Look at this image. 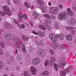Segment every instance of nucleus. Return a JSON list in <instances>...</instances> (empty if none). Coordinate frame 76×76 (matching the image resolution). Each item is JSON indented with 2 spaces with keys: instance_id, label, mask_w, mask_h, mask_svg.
<instances>
[{
  "instance_id": "obj_1",
  "label": "nucleus",
  "mask_w": 76,
  "mask_h": 76,
  "mask_svg": "<svg viewBox=\"0 0 76 76\" xmlns=\"http://www.w3.org/2000/svg\"><path fill=\"white\" fill-rule=\"evenodd\" d=\"M46 22H45L44 23V25L46 26V28H45L44 26L42 25L39 26V28L43 30H46L47 29H48V30H51V27L47 25V24L49 23L51 24L52 23V20L51 19H46Z\"/></svg>"
},
{
  "instance_id": "obj_2",
  "label": "nucleus",
  "mask_w": 76,
  "mask_h": 76,
  "mask_svg": "<svg viewBox=\"0 0 76 76\" xmlns=\"http://www.w3.org/2000/svg\"><path fill=\"white\" fill-rule=\"evenodd\" d=\"M58 18L60 20H65L67 19V15L66 12H62L58 15Z\"/></svg>"
},
{
  "instance_id": "obj_3",
  "label": "nucleus",
  "mask_w": 76,
  "mask_h": 76,
  "mask_svg": "<svg viewBox=\"0 0 76 76\" xmlns=\"http://www.w3.org/2000/svg\"><path fill=\"white\" fill-rule=\"evenodd\" d=\"M3 10L4 11V12L6 15H7L9 16H10L12 15L11 11L7 6L5 5V6H3Z\"/></svg>"
},
{
  "instance_id": "obj_4",
  "label": "nucleus",
  "mask_w": 76,
  "mask_h": 76,
  "mask_svg": "<svg viewBox=\"0 0 76 76\" xmlns=\"http://www.w3.org/2000/svg\"><path fill=\"white\" fill-rule=\"evenodd\" d=\"M49 12L52 14H57L59 10L56 7H50L49 9Z\"/></svg>"
},
{
  "instance_id": "obj_5",
  "label": "nucleus",
  "mask_w": 76,
  "mask_h": 76,
  "mask_svg": "<svg viewBox=\"0 0 76 76\" xmlns=\"http://www.w3.org/2000/svg\"><path fill=\"white\" fill-rule=\"evenodd\" d=\"M67 64V62L66 60H61L59 63V68H60V69H63Z\"/></svg>"
},
{
  "instance_id": "obj_6",
  "label": "nucleus",
  "mask_w": 76,
  "mask_h": 76,
  "mask_svg": "<svg viewBox=\"0 0 76 76\" xmlns=\"http://www.w3.org/2000/svg\"><path fill=\"white\" fill-rule=\"evenodd\" d=\"M18 16L20 18L19 19H18L19 21H21L22 19L23 18H24L25 20H27L28 19V16L26 14H22L20 12H19L18 13Z\"/></svg>"
},
{
  "instance_id": "obj_7",
  "label": "nucleus",
  "mask_w": 76,
  "mask_h": 76,
  "mask_svg": "<svg viewBox=\"0 0 76 76\" xmlns=\"http://www.w3.org/2000/svg\"><path fill=\"white\" fill-rule=\"evenodd\" d=\"M67 23L69 25L75 26L76 24V20L75 19H69L67 21Z\"/></svg>"
},
{
  "instance_id": "obj_8",
  "label": "nucleus",
  "mask_w": 76,
  "mask_h": 76,
  "mask_svg": "<svg viewBox=\"0 0 76 76\" xmlns=\"http://www.w3.org/2000/svg\"><path fill=\"white\" fill-rule=\"evenodd\" d=\"M64 71L61 70L60 71V74L61 76H66V73L68 74L70 72V70L68 68L65 69L64 70Z\"/></svg>"
},
{
  "instance_id": "obj_9",
  "label": "nucleus",
  "mask_w": 76,
  "mask_h": 76,
  "mask_svg": "<svg viewBox=\"0 0 76 76\" xmlns=\"http://www.w3.org/2000/svg\"><path fill=\"white\" fill-rule=\"evenodd\" d=\"M49 38L51 41L54 42H56L57 41V37L54 36L53 34H50L49 36Z\"/></svg>"
},
{
  "instance_id": "obj_10",
  "label": "nucleus",
  "mask_w": 76,
  "mask_h": 76,
  "mask_svg": "<svg viewBox=\"0 0 76 76\" xmlns=\"http://www.w3.org/2000/svg\"><path fill=\"white\" fill-rule=\"evenodd\" d=\"M40 59L38 58H33L32 60L33 64L34 65H38L40 63Z\"/></svg>"
},
{
  "instance_id": "obj_11",
  "label": "nucleus",
  "mask_w": 76,
  "mask_h": 76,
  "mask_svg": "<svg viewBox=\"0 0 76 76\" xmlns=\"http://www.w3.org/2000/svg\"><path fill=\"white\" fill-rule=\"evenodd\" d=\"M32 32L35 35H38L39 34V36L42 37H44L45 36V34L44 33V32L40 31H38V33L34 31H33Z\"/></svg>"
},
{
  "instance_id": "obj_12",
  "label": "nucleus",
  "mask_w": 76,
  "mask_h": 76,
  "mask_svg": "<svg viewBox=\"0 0 76 76\" xmlns=\"http://www.w3.org/2000/svg\"><path fill=\"white\" fill-rule=\"evenodd\" d=\"M38 54L41 57H44L45 55V52L43 50L40 49L38 51Z\"/></svg>"
},
{
  "instance_id": "obj_13",
  "label": "nucleus",
  "mask_w": 76,
  "mask_h": 76,
  "mask_svg": "<svg viewBox=\"0 0 76 76\" xmlns=\"http://www.w3.org/2000/svg\"><path fill=\"white\" fill-rule=\"evenodd\" d=\"M30 71L31 75H35L37 73V69L33 66H31L30 67Z\"/></svg>"
},
{
  "instance_id": "obj_14",
  "label": "nucleus",
  "mask_w": 76,
  "mask_h": 76,
  "mask_svg": "<svg viewBox=\"0 0 76 76\" xmlns=\"http://www.w3.org/2000/svg\"><path fill=\"white\" fill-rule=\"evenodd\" d=\"M59 23L58 22H55L54 23V28L56 30L60 29V27L59 26Z\"/></svg>"
},
{
  "instance_id": "obj_15",
  "label": "nucleus",
  "mask_w": 76,
  "mask_h": 76,
  "mask_svg": "<svg viewBox=\"0 0 76 76\" xmlns=\"http://www.w3.org/2000/svg\"><path fill=\"white\" fill-rule=\"evenodd\" d=\"M67 13L69 16H73L74 15V12L72 11L70 8H68L67 9Z\"/></svg>"
},
{
  "instance_id": "obj_16",
  "label": "nucleus",
  "mask_w": 76,
  "mask_h": 76,
  "mask_svg": "<svg viewBox=\"0 0 76 76\" xmlns=\"http://www.w3.org/2000/svg\"><path fill=\"white\" fill-rule=\"evenodd\" d=\"M52 46L54 49H58L59 47V45L57 43H52Z\"/></svg>"
},
{
  "instance_id": "obj_17",
  "label": "nucleus",
  "mask_w": 76,
  "mask_h": 76,
  "mask_svg": "<svg viewBox=\"0 0 76 76\" xmlns=\"http://www.w3.org/2000/svg\"><path fill=\"white\" fill-rule=\"evenodd\" d=\"M66 38L68 41H72L73 37L72 35L70 34H67L66 35Z\"/></svg>"
},
{
  "instance_id": "obj_18",
  "label": "nucleus",
  "mask_w": 76,
  "mask_h": 76,
  "mask_svg": "<svg viewBox=\"0 0 76 76\" xmlns=\"http://www.w3.org/2000/svg\"><path fill=\"white\" fill-rule=\"evenodd\" d=\"M39 9H40L42 11V13H46V8L44 7V6H40L39 7Z\"/></svg>"
},
{
  "instance_id": "obj_19",
  "label": "nucleus",
  "mask_w": 76,
  "mask_h": 76,
  "mask_svg": "<svg viewBox=\"0 0 76 76\" xmlns=\"http://www.w3.org/2000/svg\"><path fill=\"white\" fill-rule=\"evenodd\" d=\"M24 6L28 8H30L31 7V4L28 2L25 1L23 4Z\"/></svg>"
},
{
  "instance_id": "obj_20",
  "label": "nucleus",
  "mask_w": 76,
  "mask_h": 76,
  "mask_svg": "<svg viewBox=\"0 0 76 76\" xmlns=\"http://www.w3.org/2000/svg\"><path fill=\"white\" fill-rule=\"evenodd\" d=\"M32 15L35 18H39L40 16V14L36 12H34L33 13Z\"/></svg>"
},
{
  "instance_id": "obj_21",
  "label": "nucleus",
  "mask_w": 76,
  "mask_h": 76,
  "mask_svg": "<svg viewBox=\"0 0 76 76\" xmlns=\"http://www.w3.org/2000/svg\"><path fill=\"white\" fill-rule=\"evenodd\" d=\"M57 37H58V38L61 40H63L64 38V35L63 34H60L57 35Z\"/></svg>"
},
{
  "instance_id": "obj_22",
  "label": "nucleus",
  "mask_w": 76,
  "mask_h": 76,
  "mask_svg": "<svg viewBox=\"0 0 76 76\" xmlns=\"http://www.w3.org/2000/svg\"><path fill=\"white\" fill-rule=\"evenodd\" d=\"M42 74L43 76H48L50 75V72L48 71H44L43 72Z\"/></svg>"
},
{
  "instance_id": "obj_23",
  "label": "nucleus",
  "mask_w": 76,
  "mask_h": 76,
  "mask_svg": "<svg viewBox=\"0 0 76 76\" xmlns=\"http://www.w3.org/2000/svg\"><path fill=\"white\" fill-rule=\"evenodd\" d=\"M36 45L37 47H39V46H44L45 44L42 41L39 43L37 42L36 43Z\"/></svg>"
},
{
  "instance_id": "obj_24",
  "label": "nucleus",
  "mask_w": 76,
  "mask_h": 76,
  "mask_svg": "<svg viewBox=\"0 0 76 76\" xmlns=\"http://www.w3.org/2000/svg\"><path fill=\"white\" fill-rule=\"evenodd\" d=\"M5 38L6 39L8 40L11 39V36L9 34H7L5 35Z\"/></svg>"
},
{
  "instance_id": "obj_25",
  "label": "nucleus",
  "mask_w": 76,
  "mask_h": 76,
  "mask_svg": "<svg viewBox=\"0 0 76 76\" xmlns=\"http://www.w3.org/2000/svg\"><path fill=\"white\" fill-rule=\"evenodd\" d=\"M5 26L6 28H12V26L7 23H5Z\"/></svg>"
},
{
  "instance_id": "obj_26",
  "label": "nucleus",
  "mask_w": 76,
  "mask_h": 76,
  "mask_svg": "<svg viewBox=\"0 0 76 76\" xmlns=\"http://www.w3.org/2000/svg\"><path fill=\"white\" fill-rule=\"evenodd\" d=\"M75 28L73 27L68 26L66 28V29L67 31H70V30H74Z\"/></svg>"
},
{
  "instance_id": "obj_27",
  "label": "nucleus",
  "mask_w": 76,
  "mask_h": 76,
  "mask_svg": "<svg viewBox=\"0 0 76 76\" xmlns=\"http://www.w3.org/2000/svg\"><path fill=\"white\" fill-rule=\"evenodd\" d=\"M37 3L39 5L44 4V2L42 0H37Z\"/></svg>"
},
{
  "instance_id": "obj_28",
  "label": "nucleus",
  "mask_w": 76,
  "mask_h": 76,
  "mask_svg": "<svg viewBox=\"0 0 76 76\" xmlns=\"http://www.w3.org/2000/svg\"><path fill=\"white\" fill-rule=\"evenodd\" d=\"M23 75L24 76H30V74L29 73V71H26L24 72Z\"/></svg>"
},
{
  "instance_id": "obj_29",
  "label": "nucleus",
  "mask_w": 76,
  "mask_h": 76,
  "mask_svg": "<svg viewBox=\"0 0 76 76\" xmlns=\"http://www.w3.org/2000/svg\"><path fill=\"white\" fill-rule=\"evenodd\" d=\"M21 48L22 50L23 53H25V52L26 51V48H25V46L24 45H21Z\"/></svg>"
},
{
  "instance_id": "obj_30",
  "label": "nucleus",
  "mask_w": 76,
  "mask_h": 76,
  "mask_svg": "<svg viewBox=\"0 0 76 76\" xmlns=\"http://www.w3.org/2000/svg\"><path fill=\"white\" fill-rule=\"evenodd\" d=\"M49 64H50L49 60H46V61H45L44 62V65L45 66L47 67V66H48Z\"/></svg>"
},
{
  "instance_id": "obj_31",
  "label": "nucleus",
  "mask_w": 76,
  "mask_h": 76,
  "mask_svg": "<svg viewBox=\"0 0 76 76\" xmlns=\"http://www.w3.org/2000/svg\"><path fill=\"white\" fill-rule=\"evenodd\" d=\"M58 65L56 63H54V68L55 69L56 71L58 70Z\"/></svg>"
},
{
  "instance_id": "obj_32",
  "label": "nucleus",
  "mask_w": 76,
  "mask_h": 76,
  "mask_svg": "<svg viewBox=\"0 0 76 76\" xmlns=\"http://www.w3.org/2000/svg\"><path fill=\"white\" fill-rule=\"evenodd\" d=\"M56 59L55 57L52 56L50 58V61L51 62H54V61H56Z\"/></svg>"
},
{
  "instance_id": "obj_33",
  "label": "nucleus",
  "mask_w": 76,
  "mask_h": 76,
  "mask_svg": "<svg viewBox=\"0 0 76 76\" xmlns=\"http://www.w3.org/2000/svg\"><path fill=\"white\" fill-rule=\"evenodd\" d=\"M22 38H23V39L25 41H28V39H29V38L27 37H25V36L23 35H22Z\"/></svg>"
},
{
  "instance_id": "obj_34",
  "label": "nucleus",
  "mask_w": 76,
  "mask_h": 76,
  "mask_svg": "<svg viewBox=\"0 0 76 76\" xmlns=\"http://www.w3.org/2000/svg\"><path fill=\"white\" fill-rule=\"evenodd\" d=\"M11 20L12 22H13V21H14V22L15 23V24H18V25L19 24V22L18 21V20H17V19L12 18L11 19Z\"/></svg>"
},
{
  "instance_id": "obj_35",
  "label": "nucleus",
  "mask_w": 76,
  "mask_h": 76,
  "mask_svg": "<svg viewBox=\"0 0 76 76\" xmlns=\"http://www.w3.org/2000/svg\"><path fill=\"white\" fill-rule=\"evenodd\" d=\"M4 67V63L2 62H0V69H3Z\"/></svg>"
},
{
  "instance_id": "obj_36",
  "label": "nucleus",
  "mask_w": 76,
  "mask_h": 76,
  "mask_svg": "<svg viewBox=\"0 0 76 76\" xmlns=\"http://www.w3.org/2000/svg\"><path fill=\"white\" fill-rule=\"evenodd\" d=\"M18 26L20 28H22L23 29H24V28H25V26L23 24H22L21 25V26H20V24H19L18 25Z\"/></svg>"
},
{
  "instance_id": "obj_37",
  "label": "nucleus",
  "mask_w": 76,
  "mask_h": 76,
  "mask_svg": "<svg viewBox=\"0 0 76 76\" xmlns=\"http://www.w3.org/2000/svg\"><path fill=\"white\" fill-rule=\"evenodd\" d=\"M50 53L52 55H54V50H53V49H50Z\"/></svg>"
},
{
  "instance_id": "obj_38",
  "label": "nucleus",
  "mask_w": 76,
  "mask_h": 76,
  "mask_svg": "<svg viewBox=\"0 0 76 76\" xmlns=\"http://www.w3.org/2000/svg\"><path fill=\"white\" fill-rule=\"evenodd\" d=\"M44 17H45V18H50V16H49V15L48 14H45L44 15Z\"/></svg>"
},
{
  "instance_id": "obj_39",
  "label": "nucleus",
  "mask_w": 76,
  "mask_h": 76,
  "mask_svg": "<svg viewBox=\"0 0 76 76\" xmlns=\"http://www.w3.org/2000/svg\"><path fill=\"white\" fill-rule=\"evenodd\" d=\"M70 32L72 35H75L76 33V31L75 30H71Z\"/></svg>"
},
{
  "instance_id": "obj_40",
  "label": "nucleus",
  "mask_w": 76,
  "mask_h": 76,
  "mask_svg": "<svg viewBox=\"0 0 76 76\" xmlns=\"http://www.w3.org/2000/svg\"><path fill=\"white\" fill-rule=\"evenodd\" d=\"M0 15L1 16H3L5 15V14L3 11L0 12Z\"/></svg>"
},
{
  "instance_id": "obj_41",
  "label": "nucleus",
  "mask_w": 76,
  "mask_h": 76,
  "mask_svg": "<svg viewBox=\"0 0 76 76\" xmlns=\"http://www.w3.org/2000/svg\"><path fill=\"white\" fill-rule=\"evenodd\" d=\"M72 8L74 10L76 11V7L74 5H72Z\"/></svg>"
},
{
  "instance_id": "obj_42",
  "label": "nucleus",
  "mask_w": 76,
  "mask_h": 76,
  "mask_svg": "<svg viewBox=\"0 0 76 76\" xmlns=\"http://www.w3.org/2000/svg\"><path fill=\"white\" fill-rule=\"evenodd\" d=\"M13 1L14 3H15L16 4H18L19 3L18 0H13Z\"/></svg>"
},
{
  "instance_id": "obj_43",
  "label": "nucleus",
  "mask_w": 76,
  "mask_h": 76,
  "mask_svg": "<svg viewBox=\"0 0 76 76\" xmlns=\"http://www.w3.org/2000/svg\"><path fill=\"white\" fill-rule=\"evenodd\" d=\"M58 7H59V8H60L61 9H63V5H62L59 4L58 5Z\"/></svg>"
},
{
  "instance_id": "obj_44",
  "label": "nucleus",
  "mask_w": 76,
  "mask_h": 76,
  "mask_svg": "<svg viewBox=\"0 0 76 76\" xmlns=\"http://www.w3.org/2000/svg\"><path fill=\"white\" fill-rule=\"evenodd\" d=\"M28 49L30 51H34V49H33V48H31V47H29L28 48Z\"/></svg>"
},
{
  "instance_id": "obj_45",
  "label": "nucleus",
  "mask_w": 76,
  "mask_h": 76,
  "mask_svg": "<svg viewBox=\"0 0 76 76\" xmlns=\"http://www.w3.org/2000/svg\"><path fill=\"white\" fill-rule=\"evenodd\" d=\"M15 41L16 42H20V39H19L18 38H16L15 39Z\"/></svg>"
},
{
  "instance_id": "obj_46",
  "label": "nucleus",
  "mask_w": 76,
  "mask_h": 76,
  "mask_svg": "<svg viewBox=\"0 0 76 76\" xmlns=\"http://www.w3.org/2000/svg\"><path fill=\"white\" fill-rule=\"evenodd\" d=\"M0 54H3V52L1 48H0Z\"/></svg>"
},
{
  "instance_id": "obj_47",
  "label": "nucleus",
  "mask_w": 76,
  "mask_h": 76,
  "mask_svg": "<svg viewBox=\"0 0 76 76\" xmlns=\"http://www.w3.org/2000/svg\"><path fill=\"white\" fill-rule=\"evenodd\" d=\"M0 45H2L3 48H4V44L3 43H0Z\"/></svg>"
},
{
  "instance_id": "obj_48",
  "label": "nucleus",
  "mask_w": 76,
  "mask_h": 76,
  "mask_svg": "<svg viewBox=\"0 0 76 76\" xmlns=\"http://www.w3.org/2000/svg\"><path fill=\"white\" fill-rule=\"evenodd\" d=\"M48 5L49 6H51V4H52V3H51V1H48Z\"/></svg>"
},
{
  "instance_id": "obj_49",
  "label": "nucleus",
  "mask_w": 76,
  "mask_h": 76,
  "mask_svg": "<svg viewBox=\"0 0 76 76\" xmlns=\"http://www.w3.org/2000/svg\"><path fill=\"white\" fill-rule=\"evenodd\" d=\"M7 3L8 5H10V1L9 0H7Z\"/></svg>"
},
{
  "instance_id": "obj_50",
  "label": "nucleus",
  "mask_w": 76,
  "mask_h": 76,
  "mask_svg": "<svg viewBox=\"0 0 76 76\" xmlns=\"http://www.w3.org/2000/svg\"><path fill=\"white\" fill-rule=\"evenodd\" d=\"M51 17L53 19H56V16L53 15H51Z\"/></svg>"
},
{
  "instance_id": "obj_51",
  "label": "nucleus",
  "mask_w": 76,
  "mask_h": 76,
  "mask_svg": "<svg viewBox=\"0 0 76 76\" xmlns=\"http://www.w3.org/2000/svg\"><path fill=\"white\" fill-rule=\"evenodd\" d=\"M7 63H8V64H11V62H10V61H9V60H7Z\"/></svg>"
},
{
  "instance_id": "obj_52",
  "label": "nucleus",
  "mask_w": 76,
  "mask_h": 76,
  "mask_svg": "<svg viewBox=\"0 0 76 76\" xmlns=\"http://www.w3.org/2000/svg\"><path fill=\"white\" fill-rule=\"evenodd\" d=\"M69 69H71L72 70H75V69L74 68V67H71L69 68Z\"/></svg>"
},
{
  "instance_id": "obj_53",
  "label": "nucleus",
  "mask_w": 76,
  "mask_h": 76,
  "mask_svg": "<svg viewBox=\"0 0 76 76\" xmlns=\"http://www.w3.org/2000/svg\"><path fill=\"white\" fill-rule=\"evenodd\" d=\"M17 47L18 48V49H20V45H18Z\"/></svg>"
},
{
  "instance_id": "obj_54",
  "label": "nucleus",
  "mask_w": 76,
  "mask_h": 76,
  "mask_svg": "<svg viewBox=\"0 0 76 76\" xmlns=\"http://www.w3.org/2000/svg\"><path fill=\"white\" fill-rule=\"evenodd\" d=\"M68 2H70V1H71V0H66Z\"/></svg>"
},
{
  "instance_id": "obj_55",
  "label": "nucleus",
  "mask_w": 76,
  "mask_h": 76,
  "mask_svg": "<svg viewBox=\"0 0 76 76\" xmlns=\"http://www.w3.org/2000/svg\"><path fill=\"white\" fill-rule=\"evenodd\" d=\"M16 53L17 54L18 53V50H17V49H16Z\"/></svg>"
},
{
  "instance_id": "obj_56",
  "label": "nucleus",
  "mask_w": 76,
  "mask_h": 76,
  "mask_svg": "<svg viewBox=\"0 0 76 76\" xmlns=\"http://www.w3.org/2000/svg\"><path fill=\"white\" fill-rule=\"evenodd\" d=\"M19 68H18V67L17 68H16L17 70H19Z\"/></svg>"
},
{
  "instance_id": "obj_57",
  "label": "nucleus",
  "mask_w": 76,
  "mask_h": 76,
  "mask_svg": "<svg viewBox=\"0 0 76 76\" xmlns=\"http://www.w3.org/2000/svg\"><path fill=\"white\" fill-rule=\"evenodd\" d=\"M27 26H29V25H28V24H27Z\"/></svg>"
},
{
  "instance_id": "obj_58",
  "label": "nucleus",
  "mask_w": 76,
  "mask_h": 76,
  "mask_svg": "<svg viewBox=\"0 0 76 76\" xmlns=\"http://www.w3.org/2000/svg\"><path fill=\"white\" fill-rule=\"evenodd\" d=\"M0 21H1V17H0Z\"/></svg>"
},
{
  "instance_id": "obj_59",
  "label": "nucleus",
  "mask_w": 76,
  "mask_h": 76,
  "mask_svg": "<svg viewBox=\"0 0 76 76\" xmlns=\"http://www.w3.org/2000/svg\"><path fill=\"white\" fill-rule=\"evenodd\" d=\"M19 10H21V9L20 8H19Z\"/></svg>"
},
{
  "instance_id": "obj_60",
  "label": "nucleus",
  "mask_w": 76,
  "mask_h": 76,
  "mask_svg": "<svg viewBox=\"0 0 76 76\" xmlns=\"http://www.w3.org/2000/svg\"><path fill=\"white\" fill-rule=\"evenodd\" d=\"M64 1H65V0H64Z\"/></svg>"
}]
</instances>
